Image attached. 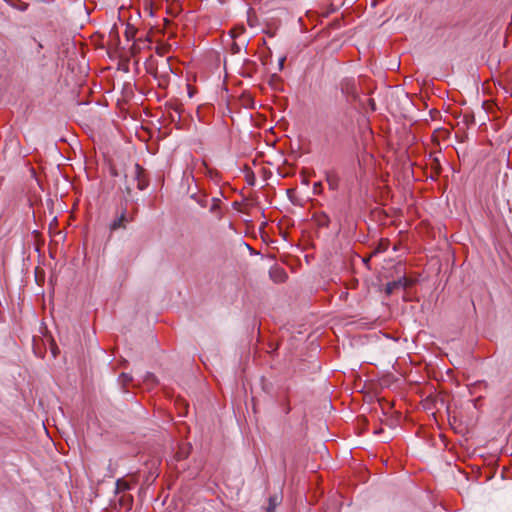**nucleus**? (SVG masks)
I'll use <instances>...</instances> for the list:
<instances>
[{"instance_id":"obj_1","label":"nucleus","mask_w":512,"mask_h":512,"mask_svg":"<svg viewBox=\"0 0 512 512\" xmlns=\"http://www.w3.org/2000/svg\"><path fill=\"white\" fill-rule=\"evenodd\" d=\"M136 212L137 209H134L129 213L127 207H121L120 212L117 213L109 225L110 231L113 232L119 229H126L127 225L134 221Z\"/></svg>"},{"instance_id":"obj_2","label":"nucleus","mask_w":512,"mask_h":512,"mask_svg":"<svg viewBox=\"0 0 512 512\" xmlns=\"http://www.w3.org/2000/svg\"><path fill=\"white\" fill-rule=\"evenodd\" d=\"M340 89L349 103H353L358 100L359 94L354 78H344L340 82Z\"/></svg>"},{"instance_id":"obj_3","label":"nucleus","mask_w":512,"mask_h":512,"mask_svg":"<svg viewBox=\"0 0 512 512\" xmlns=\"http://www.w3.org/2000/svg\"><path fill=\"white\" fill-rule=\"evenodd\" d=\"M413 285V280L407 277H401L397 280L388 282L385 288L387 295H391L395 290L406 289Z\"/></svg>"},{"instance_id":"obj_4","label":"nucleus","mask_w":512,"mask_h":512,"mask_svg":"<svg viewBox=\"0 0 512 512\" xmlns=\"http://www.w3.org/2000/svg\"><path fill=\"white\" fill-rule=\"evenodd\" d=\"M183 111L184 107L183 104L180 102L175 101L167 104L168 116L172 123L178 124L181 121Z\"/></svg>"},{"instance_id":"obj_5","label":"nucleus","mask_w":512,"mask_h":512,"mask_svg":"<svg viewBox=\"0 0 512 512\" xmlns=\"http://www.w3.org/2000/svg\"><path fill=\"white\" fill-rule=\"evenodd\" d=\"M133 177L137 181V188L139 190H144L148 184L149 180L147 178L145 169L136 163L133 167Z\"/></svg>"},{"instance_id":"obj_6","label":"nucleus","mask_w":512,"mask_h":512,"mask_svg":"<svg viewBox=\"0 0 512 512\" xmlns=\"http://www.w3.org/2000/svg\"><path fill=\"white\" fill-rule=\"evenodd\" d=\"M269 277L274 283L280 284L288 279V274L283 267L273 265L269 270Z\"/></svg>"},{"instance_id":"obj_7","label":"nucleus","mask_w":512,"mask_h":512,"mask_svg":"<svg viewBox=\"0 0 512 512\" xmlns=\"http://www.w3.org/2000/svg\"><path fill=\"white\" fill-rule=\"evenodd\" d=\"M447 395L444 393H438V394H431L426 398L427 403H431L433 405V408L439 410L442 407H447Z\"/></svg>"},{"instance_id":"obj_8","label":"nucleus","mask_w":512,"mask_h":512,"mask_svg":"<svg viewBox=\"0 0 512 512\" xmlns=\"http://www.w3.org/2000/svg\"><path fill=\"white\" fill-rule=\"evenodd\" d=\"M312 220L319 228H327L330 224V218L325 212H315L312 216Z\"/></svg>"},{"instance_id":"obj_9","label":"nucleus","mask_w":512,"mask_h":512,"mask_svg":"<svg viewBox=\"0 0 512 512\" xmlns=\"http://www.w3.org/2000/svg\"><path fill=\"white\" fill-rule=\"evenodd\" d=\"M429 165H430V170H431L430 177L431 178L438 177L442 170L441 164H440L439 159L433 154H430V156H429Z\"/></svg>"},{"instance_id":"obj_10","label":"nucleus","mask_w":512,"mask_h":512,"mask_svg":"<svg viewBox=\"0 0 512 512\" xmlns=\"http://www.w3.org/2000/svg\"><path fill=\"white\" fill-rule=\"evenodd\" d=\"M192 450V446L190 443H183L179 446L178 451L175 454V458L177 461L184 460L188 458Z\"/></svg>"},{"instance_id":"obj_11","label":"nucleus","mask_w":512,"mask_h":512,"mask_svg":"<svg viewBox=\"0 0 512 512\" xmlns=\"http://www.w3.org/2000/svg\"><path fill=\"white\" fill-rule=\"evenodd\" d=\"M326 182L331 190H337L339 186V177L335 172H326Z\"/></svg>"},{"instance_id":"obj_12","label":"nucleus","mask_w":512,"mask_h":512,"mask_svg":"<svg viewBox=\"0 0 512 512\" xmlns=\"http://www.w3.org/2000/svg\"><path fill=\"white\" fill-rule=\"evenodd\" d=\"M143 382L144 384L146 385V387L148 389H152L154 388L155 386L158 385V379L156 378V376L151 373V372H147L143 378Z\"/></svg>"},{"instance_id":"obj_13","label":"nucleus","mask_w":512,"mask_h":512,"mask_svg":"<svg viewBox=\"0 0 512 512\" xmlns=\"http://www.w3.org/2000/svg\"><path fill=\"white\" fill-rule=\"evenodd\" d=\"M131 489V484L124 478H120L116 481V494L123 493Z\"/></svg>"},{"instance_id":"obj_14","label":"nucleus","mask_w":512,"mask_h":512,"mask_svg":"<svg viewBox=\"0 0 512 512\" xmlns=\"http://www.w3.org/2000/svg\"><path fill=\"white\" fill-rule=\"evenodd\" d=\"M119 504L121 507L125 508L127 511L132 508L133 505V497L130 494H122L119 498Z\"/></svg>"},{"instance_id":"obj_15","label":"nucleus","mask_w":512,"mask_h":512,"mask_svg":"<svg viewBox=\"0 0 512 512\" xmlns=\"http://www.w3.org/2000/svg\"><path fill=\"white\" fill-rule=\"evenodd\" d=\"M283 392H284V397H283V401L281 403V406L283 408V411L286 414H288L291 411V407H290V403H289V398H288L289 387L283 388Z\"/></svg>"},{"instance_id":"obj_16","label":"nucleus","mask_w":512,"mask_h":512,"mask_svg":"<svg viewBox=\"0 0 512 512\" xmlns=\"http://www.w3.org/2000/svg\"><path fill=\"white\" fill-rule=\"evenodd\" d=\"M389 246V240L388 239H381L375 248V250L372 252L371 256L376 255L378 253L385 252L388 249Z\"/></svg>"},{"instance_id":"obj_17","label":"nucleus","mask_w":512,"mask_h":512,"mask_svg":"<svg viewBox=\"0 0 512 512\" xmlns=\"http://www.w3.org/2000/svg\"><path fill=\"white\" fill-rule=\"evenodd\" d=\"M132 381L133 378L128 373H121L119 376V382L124 388L127 387Z\"/></svg>"},{"instance_id":"obj_18","label":"nucleus","mask_w":512,"mask_h":512,"mask_svg":"<svg viewBox=\"0 0 512 512\" xmlns=\"http://www.w3.org/2000/svg\"><path fill=\"white\" fill-rule=\"evenodd\" d=\"M277 504H278V497L276 495L270 496L268 507L266 508L267 512H273L275 510Z\"/></svg>"},{"instance_id":"obj_19","label":"nucleus","mask_w":512,"mask_h":512,"mask_svg":"<svg viewBox=\"0 0 512 512\" xmlns=\"http://www.w3.org/2000/svg\"><path fill=\"white\" fill-rule=\"evenodd\" d=\"M220 209V200L217 198H213V204L210 207L211 213H216Z\"/></svg>"},{"instance_id":"obj_20","label":"nucleus","mask_w":512,"mask_h":512,"mask_svg":"<svg viewBox=\"0 0 512 512\" xmlns=\"http://www.w3.org/2000/svg\"><path fill=\"white\" fill-rule=\"evenodd\" d=\"M136 31L132 27H128L125 31V36L128 40L134 38Z\"/></svg>"},{"instance_id":"obj_21","label":"nucleus","mask_w":512,"mask_h":512,"mask_svg":"<svg viewBox=\"0 0 512 512\" xmlns=\"http://www.w3.org/2000/svg\"><path fill=\"white\" fill-rule=\"evenodd\" d=\"M230 51L232 54H237L240 52V46L236 42H233Z\"/></svg>"},{"instance_id":"obj_22","label":"nucleus","mask_w":512,"mask_h":512,"mask_svg":"<svg viewBox=\"0 0 512 512\" xmlns=\"http://www.w3.org/2000/svg\"><path fill=\"white\" fill-rule=\"evenodd\" d=\"M28 5L26 3H23V2H20L16 8L21 10V11H25L27 9Z\"/></svg>"},{"instance_id":"obj_23","label":"nucleus","mask_w":512,"mask_h":512,"mask_svg":"<svg viewBox=\"0 0 512 512\" xmlns=\"http://www.w3.org/2000/svg\"><path fill=\"white\" fill-rule=\"evenodd\" d=\"M321 186H322V184H321L320 182L315 183V184H314V187H313L314 192H316V191H317V189L321 188Z\"/></svg>"},{"instance_id":"obj_24","label":"nucleus","mask_w":512,"mask_h":512,"mask_svg":"<svg viewBox=\"0 0 512 512\" xmlns=\"http://www.w3.org/2000/svg\"><path fill=\"white\" fill-rule=\"evenodd\" d=\"M111 175L114 176V177H117L118 176V172L115 168H111Z\"/></svg>"},{"instance_id":"obj_25","label":"nucleus","mask_w":512,"mask_h":512,"mask_svg":"<svg viewBox=\"0 0 512 512\" xmlns=\"http://www.w3.org/2000/svg\"><path fill=\"white\" fill-rule=\"evenodd\" d=\"M231 37H232L233 39H235V38L237 37V31H236V29H233V30L231 31Z\"/></svg>"},{"instance_id":"obj_26","label":"nucleus","mask_w":512,"mask_h":512,"mask_svg":"<svg viewBox=\"0 0 512 512\" xmlns=\"http://www.w3.org/2000/svg\"><path fill=\"white\" fill-rule=\"evenodd\" d=\"M248 24H249L251 27H253V26H254V24H253V19H251V17H250V16L248 17Z\"/></svg>"},{"instance_id":"obj_27","label":"nucleus","mask_w":512,"mask_h":512,"mask_svg":"<svg viewBox=\"0 0 512 512\" xmlns=\"http://www.w3.org/2000/svg\"><path fill=\"white\" fill-rule=\"evenodd\" d=\"M270 37H273L274 36V33H272V31H269V32H266Z\"/></svg>"},{"instance_id":"obj_28","label":"nucleus","mask_w":512,"mask_h":512,"mask_svg":"<svg viewBox=\"0 0 512 512\" xmlns=\"http://www.w3.org/2000/svg\"><path fill=\"white\" fill-rule=\"evenodd\" d=\"M270 37H273L274 36V33H272V31H269V32H266Z\"/></svg>"},{"instance_id":"obj_29","label":"nucleus","mask_w":512,"mask_h":512,"mask_svg":"<svg viewBox=\"0 0 512 512\" xmlns=\"http://www.w3.org/2000/svg\"><path fill=\"white\" fill-rule=\"evenodd\" d=\"M284 61H285V58H282V59L280 60V66H281V67L283 66Z\"/></svg>"},{"instance_id":"obj_30","label":"nucleus","mask_w":512,"mask_h":512,"mask_svg":"<svg viewBox=\"0 0 512 512\" xmlns=\"http://www.w3.org/2000/svg\"><path fill=\"white\" fill-rule=\"evenodd\" d=\"M371 257H372V256L370 255V256H369V258L364 259V262H365V263H368V262H369V259H370Z\"/></svg>"},{"instance_id":"obj_31","label":"nucleus","mask_w":512,"mask_h":512,"mask_svg":"<svg viewBox=\"0 0 512 512\" xmlns=\"http://www.w3.org/2000/svg\"><path fill=\"white\" fill-rule=\"evenodd\" d=\"M370 106L374 107V101L372 99L370 100Z\"/></svg>"},{"instance_id":"obj_32","label":"nucleus","mask_w":512,"mask_h":512,"mask_svg":"<svg viewBox=\"0 0 512 512\" xmlns=\"http://www.w3.org/2000/svg\"><path fill=\"white\" fill-rule=\"evenodd\" d=\"M510 95L512 96V83H511V88H510Z\"/></svg>"}]
</instances>
